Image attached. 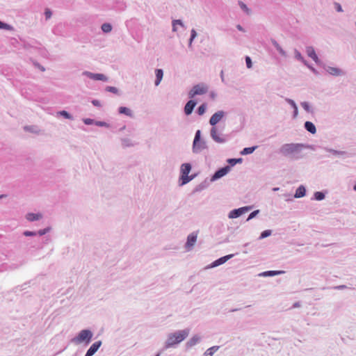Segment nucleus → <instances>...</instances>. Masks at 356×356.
Instances as JSON below:
<instances>
[{"label": "nucleus", "mask_w": 356, "mask_h": 356, "mask_svg": "<svg viewBox=\"0 0 356 356\" xmlns=\"http://www.w3.org/2000/svg\"><path fill=\"white\" fill-rule=\"evenodd\" d=\"M84 74L87 75L90 79L97 81H106V77L102 74H93L91 72H86Z\"/></svg>", "instance_id": "obj_12"}, {"label": "nucleus", "mask_w": 356, "mask_h": 356, "mask_svg": "<svg viewBox=\"0 0 356 356\" xmlns=\"http://www.w3.org/2000/svg\"><path fill=\"white\" fill-rule=\"evenodd\" d=\"M47 232V229H42V230H40L38 232V234L42 236V235H44V234H46V232Z\"/></svg>", "instance_id": "obj_48"}, {"label": "nucleus", "mask_w": 356, "mask_h": 356, "mask_svg": "<svg viewBox=\"0 0 356 356\" xmlns=\"http://www.w3.org/2000/svg\"><path fill=\"white\" fill-rule=\"evenodd\" d=\"M0 29L10 30L12 27L7 24L0 22Z\"/></svg>", "instance_id": "obj_33"}, {"label": "nucleus", "mask_w": 356, "mask_h": 356, "mask_svg": "<svg viewBox=\"0 0 356 356\" xmlns=\"http://www.w3.org/2000/svg\"><path fill=\"white\" fill-rule=\"evenodd\" d=\"M270 234H271V232L270 230H266L261 233V238H266V237L270 236Z\"/></svg>", "instance_id": "obj_35"}, {"label": "nucleus", "mask_w": 356, "mask_h": 356, "mask_svg": "<svg viewBox=\"0 0 356 356\" xmlns=\"http://www.w3.org/2000/svg\"><path fill=\"white\" fill-rule=\"evenodd\" d=\"M93 334L90 330H82L79 334L71 339V342L74 344H81L84 343L86 345L90 343Z\"/></svg>", "instance_id": "obj_2"}, {"label": "nucleus", "mask_w": 356, "mask_h": 356, "mask_svg": "<svg viewBox=\"0 0 356 356\" xmlns=\"http://www.w3.org/2000/svg\"><path fill=\"white\" fill-rule=\"evenodd\" d=\"M155 356H160V355H159V354H157V355H155Z\"/></svg>", "instance_id": "obj_55"}, {"label": "nucleus", "mask_w": 356, "mask_h": 356, "mask_svg": "<svg viewBox=\"0 0 356 356\" xmlns=\"http://www.w3.org/2000/svg\"><path fill=\"white\" fill-rule=\"evenodd\" d=\"M102 29L104 33H109L112 30V26L110 24L105 23L102 24Z\"/></svg>", "instance_id": "obj_26"}, {"label": "nucleus", "mask_w": 356, "mask_h": 356, "mask_svg": "<svg viewBox=\"0 0 356 356\" xmlns=\"http://www.w3.org/2000/svg\"><path fill=\"white\" fill-rule=\"evenodd\" d=\"M225 113L222 111H219L215 113L210 118L209 123L213 127L218 123L224 117Z\"/></svg>", "instance_id": "obj_7"}, {"label": "nucleus", "mask_w": 356, "mask_h": 356, "mask_svg": "<svg viewBox=\"0 0 356 356\" xmlns=\"http://www.w3.org/2000/svg\"><path fill=\"white\" fill-rule=\"evenodd\" d=\"M273 43L274 46L276 47L277 50L278 49L279 47H281L276 41H273Z\"/></svg>", "instance_id": "obj_51"}, {"label": "nucleus", "mask_w": 356, "mask_h": 356, "mask_svg": "<svg viewBox=\"0 0 356 356\" xmlns=\"http://www.w3.org/2000/svg\"><path fill=\"white\" fill-rule=\"evenodd\" d=\"M211 97L214 98V95L213 94L211 95Z\"/></svg>", "instance_id": "obj_54"}, {"label": "nucleus", "mask_w": 356, "mask_h": 356, "mask_svg": "<svg viewBox=\"0 0 356 356\" xmlns=\"http://www.w3.org/2000/svg\"><path fill=\"white\" fill-rule=\"evenodd\" d=\"M177 24L182 25V23L180 20H174L172 22L173 31H176V25Z\"/></svg>", "instance_id": "obj_36"}, {"label": "nucleus", "mask_w": 356, "mask_h": 356, "mask_svg": "<svg viewBox=\"0 0 356 356\" xmlns=\"http://www.w3.org/2000/svg\"><path fill=\"white\" fill-rule=\"evenodd\" d=\"M200 337L198 335H195L192 338H191L186 343V348H189L194 346H195L197 343H198L200 341Z\"/></svg>", "instance_id": "obj_14"}, {"label": "nucleus", "mask_w": 356, "mask_h": 356, "mask_svg": "<svg viewBox=\"0 0 356 356\" xmlns=\"http://www.w3.org/2000/svg\"><path fill=\"white\" fill-rule=\"evenodd\" d=\"M220 348L219 346H213L208 348L204 353V356H213V354L218 350Z\"/></svg>", "instance_id": "obj_18"}, {"label": "nucleus", "mask_w": 356, "mask_h": 356, "mask_svg": "<svg viewBox=\"0 0 356 356\" xmlns=\"http://www.w3.org/2000/svg\"><path fill=\"white\" fill-rule=\"evenodd\" d=\"M92 103L95 106H100V105H101L100 102L98 100H96V99L92 100Z\"/></svg>", "instance_id": "obj_45"}, {"label": "nucleus", "mask_w": 356, "mask_h": 356, "mask_svg": "<svg viewBox=\"0 0 356 356\" xmlns=\"http://www.w3.org/2000/svg\"><path fill=\"white\" fill-rule=\"evenodd\" d=\"M239 5L241 6V8L245 10L247 13H250V10L248 8V7L246 6V5L245 3H243V2H239Z\"/></svg>", "instance_id": "obj_34"}, {"label": "nucleus", "mask_w": 356, "mask_h": 356, "mask_svg": "<svg viewBox=\"0 0 356 356\" xmlns=\"http://www.w3.org/2000/svg\"><path fill=\"white\" fill-rule=\"evenodd\" d=\"M196 35V32L195 30H192V34H191V40H192Z\"/></svg>", "instance_id": "obj_50"}, {"label": "nucleus", "mask_w": 356, "mask_h": 356, "mask_svg": "<svg viewBox=\"0 0 356 356\" xmlns=\"http://www.w3.org/2000/svg\"><path fill=\"white\" fill-rule=\"evenodd\" d=\"M335 5H336L337 11H339V12L342 11V8H341V6H340V4L336 3Z\"/></svg>", "instance_id": "obj_49"}, {"label": "nucleus", "mask_w": 356, "mask_h": 356, "mask_svg": "<svg viewBox=\"0 0 356 356\" xmlns=\"http://www.w3.org/2000/svg\"><path fill=\"white\" fill-rule=\"evenodd\" d=\"M282 273H283L282 271L270 270V271L264 272L263 273V275H265V276H274V275H277L281 274Z\"/></svg>", "instance_id": "obj_27"}, {"label": "nucleus", "mask_w": 356, "mask_h": 356, "mask_svg": "<svg viewBox=\"0 0 356 356\" xmlns=\"http://www.w3.org/2000/svg\"><path fill=\"white\" fill-rule=\"evenodd\" d=\"M83 122L86 124H92L94 123V120L90 119V118H86L83 120Z\"/></svg>", "instance_id": "obj_40"}, {"label": "nucleus", "mask_w": 356, "mask_h": 356, "mask_svg": "<svg viewBox=\"0 0 356 356\" xmlns=\"http://www.w3.org/2000/svg\"><path fill=\"white\" fill-rule=\"evenodd\" d=\"M306 52L309 57L312 58L316 63H318V58L316 54L315 50L312 47H307Z\"/></svg>", "instance_id": "obj_16"}, {"label": "nucleus", "mask_w": 356, "mask_h": 356, "mask_svg": "<svg viewBox=\"0 0 356 356\" xmlns=\"http://www.w3.org/2000/svg\"><path fill=\"white\" fill-rule=\"evenodd\" d=\"M101 345H102V341H95L94 343L92 344V346L87 350L85 356H92V355H94L95 353L100 348Z\"/></svg>", "instance_id": "obj_9"}, {"label": "nucleus", "mask_w": 356, "mask_h": 356, "mask_svg": "<svg viewBox=\"0 0 356 356\" xmlns=\"http://www.w3.org/2000/svg\"><path fill=\"white\" fill-rule=\"evenodd\" d=\"M189 334V330L185 329L177 330L175 332L168 334L167 339L165 342L164 348L165 349L175 347L182 341H184Z\"/></svg>", "instance_id": "obj_1"}, {"label": "nucleus", "mask_w": 356, "mask_h": 356, "mask_svg": "<svg viewBox=\"0 0 356 356\" xmlns=\"http://www.w3.org/2000/svg\"><path fill=\"white\" fill-rule=\"evenodd\" d=\"M205 111H206V105L204 104H203L200 106H199V108L197 109V113L200 115H202L205 113Z\"/></svg>", "instance_id": "obj_28"}, {"label": "nucleus", "mask_w": 356, "mask_h": 356, "mask_svg": "<svg viewBox=\"0 0 356 356\" xmlns=\"http://www.w3.org/2000/svg\"><path fill=\"white\" fill-rule=\"evenodd\" d=\"M107 90L110 91V92H112L113 93H117L118 92V89L115 87H108L107 88Z\"/></svg>", "instance_id": "obj_42"}, {"label": "nucleus", "mask_w": 356, "mask_h": 356, "mask_svg": "<svg viewBox=\"0 0 356 356\" xmlns=\"http://www.w3.org/2000/svg\"><path fill=\"white\" fill-rule=\"evenodd\" d=\"M24 234L26 236H35V233L33 232L26 231V232H24Z\"/></svg>", "instance_id": "obj_43"}, {"label": "nucleus", "mask_w": 356, "mask_h": 356, "mask_svg": "<svg viewBox=\"0 0 356 356\" xmlns=\"http://www.w3.org/2000/svg\"><path fill=\"white\" fill-rule=\"evenodd\" d=\"M277 51L280 52V54H282V56H286V53L285 51L283 50V49L282 47H279Z\"/></svg>", "instance_id": "obj_46"}, {"label": "nucleus", "mask_w": 356, "mask_h": 356, "mask_svg": "<svg viewBox=\"0 0 356 356\" xmlns=\"http://www.w3.org/2000/svg\"><path fill=\"white\" fill-rule=\"evenodd\" d=\"M119 113L127 116H131V111L129 108L124 106H121L119 108Z\"/></svg>", "instance_id": "obj_23"}, {"label": "nucleus", "mask_w": 356, "mask_h": 356, "mask_svg": "<svg viewBox=\"0 0 356 356\" xmlns=\"http://www.w3.org/2000/svg\"><path fill=\"white\" fill-rule=\"evenodd\" d=\"M42 218V215L40 213H28L26 215V219L29 221H34L39 220Z\"/></svg>", "instance_id": "obj_21"}, {"label": "nucleus", "mask_w": 356, "mask_h": 356, "mask_svg": "<svg viewBox=\"0 0 356 356\" xmlns=\"http://www.w3.org/2000/svg\"><path fill=\"white\" fill-rule=\"evenodd\" d=\"M256 148V146L252 147H245L241 151V154L243 155L252 154Z\"/></svg>", "instance_id": "obj_25"}, {"label": "nucleus", "mask_w": 356, "mask_h": 356, "mask_svg": "<svg viewBox=\"0 0 356 356\" xmlns=\"http://www.w3.org/2000/svg\"><path fill=\"white\" fill-rule=\"evenodd\" d=\"M44 14L47 19H49L51 16V12L48 9L45 10Z\"/></svg>", "instance_id": "obj_44"}, {"label": "nucleus", "mask_w": 356, "mask_h": 356, "mask_svg": "<svg viewBox=\"0 0 356 356\" xmlns=\"http://www.w3.org/2000/svg\"><path fill=\"white\" fill-rule=\"evenodd\" d=\"M208 87L204 83L195 85L193 87L188 93L190 98H193L195 95H200L207 93Z\"/></svg>", "instance_id": "obj_5"}, {"label": "nucleus", "mask_w": 356, "mask_h": 356, "mask_svg": "<svg viewBox=\"0 0 356 356\" xmlns=\"http://www.w3.org/2000/svg\"><path fill=\"white\" fill-rule=\"evenodd\" d=\"M305 129L312 134H315L316 132V127L315 125L311 122H306L305 124Z\"/></svg>", "instance_id": "obj_20"}, {"label": "nucleus", "mask_w": 356, "mask_h": 356, "mask_svg": "<svg viewBox=\"0 0 356 356\" xmlns=\"http://www.w3.org/2000/svg\"><path fill=\"white\" fill-rule=\"evenodd\" d=\"M232 257V254H229V255H227V256L222 257L216 260L213 262V266H219V265H221V264H224L229 259H230Z\"/></svg>", "instance_id": "obj_17"}, {"label": "nucleus", "mask_w": 356, "mask_h": 356, "mask_svg": "<svg viewBox=\"0 0 356 356\" xmlns=\"http://www.w3.org/2000/svg\"><path fill=\"white\" fill-rule=\"evenodd\" d=\"M195 105H196V102L195 101H193V100L188 101L184 107V112H185L186 115H190L192 113Z\"/></svg>", "instance_id": "obj_13"}, {"label": "nucleus", "mask_w": 356, "mask_h": 356, "mask_svg": "<svg viewBox=\"0 0 356 356\" xmlns=\"http://www.w3.org/2000/svg\"><path fill=\"white\" fill-rule=\"evenodd\" d=\"M206 143L204 141L200 140V131H197L195 138L193 140V150L194 152L197 153L206 148Z\"/></svg>", "instance_id": "obj_6"}, {"label": "nucleus", "mask_w": 356, "mask_h": 356, "mask_svg": "<svg viewBox=\"0 0 356 356\" xmlns=\"http://www.w3.org/2000/svg\"><path fill=\"white\" fill-rule=\"evenodd\" d=\"M354 190L356 191V184L354 186Z\"/></svg>", "instance_id": "obj_53"}, {"label": "nucleus", "mask_w": 356, "mask_h": 356, "mask_svg": "<svg viewBox=\"0 0 356 356\" xmlns=\"http://www.w3.org/2000/svg\"><path fill=\"white\" fill-rule=\"evenodd\" d=\"M249 209H250V208H249V207H245L239 208V209H238L232 210V211L229 213V218H238V217H239L240 216H241L242 214H243L244 213H245L246 211H248Z\"/></svg>", "instance_id": "obj_8"}, {"label": "nucleus", "mask_w": 356, "mask_h": 356, "mask_svg": "<svg viewBox=\"0 0 356 356\" xmlns=\"http://www.w3.org/2000/svg\"><path fill=\"white\" fill-rule=\"evenodd\" d=\"M58 115L63 116L66 119H71V115L65 111H61L58 113Z\"/></svg>", "instance_id": "obj_29"}, {"label": "nucleus", "mask_w": 356, "mask_h": 356, "mask_svg": "<svg viewBox=\"0 0 356 356\" xmlns=\"http://www.w3.org/2000/svg\"><path fill=\"white\" fill-rule=\"evenodd\" d=\"M305 195V188L301 186L298 188L296 191L295 197H302Z\"/></svg>", "instance_id": "obj_22"}, {"label": "nucleus", "mask_w": 356, "mask_h": 356, "mask_svg": "<svg viewBox=\"0 0 356 356\" xmlns=\"http://www.w3.org/2000/svg\"><path fill=\"white\" fill-rule=\"evenodd\" d=\"M302 148L300 144H285L280 148V152L284 156H295L299 154Z\"/></svg>", "instance_id": "obj_3"}, {"label": "nucleus", "mask_w": 356, "mask_h": 356, "mask_svg": "<svg viewBox=\"0 0 356 356\" xmlns=\"http://www.w3.org/2000/svg\"><path fill=\"white\" fill-rule=\"evenodd\" d=\"M197 241V234L195 233L191 234L187 238L186 246L187 248H191L194 245Z\"/></svg>", "instance_id": "obj_15"}, {"label": "nucleus", "mask_w": 356, "mask_h": 356, "mask_svg": "<svg viewBox=\"0 0 356 356\" xmlns=\"http://www.w3.org/2000/svg\"><path fill=\"white\" fill-rule=\"evenodd\" d=\"M327 72L332 75L338 76L340 75L341 72L339 69L336 67H329Z\"/></svg>", "instance_id": "obj_24"}, {"label": "nucleus", "mask_w": 356, "mask_h": 356, "mask_svg": "<svg viewBox=\"0 0 356 356\" xmlns=\"http://www.w3.org/2000/svg\"><path fill=\"white\" fill-rule=\"evenodd\" d=\"M155 74H156V79L155 81V85L159 86L163 79V70H160V69H157L155 71Z\"/></svg>", "instance_id": "obj_19"}, {"label": "nucleus", "mask_w": 356, "mask_h": 356, "mask_svg": "<svg viewBox=\"0 0 356 356\" xmlns=\"http://www.w3.org/2000/svg\"><path fill=\"white\" fill-rule=\"evenodd\" d=\"M95 124L97 125V126H99V127H108V124L106 122H101V121L96 122Z\"/></svg>", "instance_id": "obj_38"}, {"label": "nucleus", "mask_w": 356, "mask_h": 356, "mask_svg": "<svg viewBox=\"0 0 356 356\" xmlns=\"http://www.w3.org/2000/svg\"><path fill=\"white\" fill-rule=\"evenodd\" d=\"M287 102L293 107L294 110H295V115H297V113H298V108H297V106L296 104H295V102L291 100V99H287Z\"/></svg>", "instance_id": "obj_31"}, {"label": "nucleus", "mask_w": 356, "mask_h": 356, "mask_svg": "<svg viewBox=\"0 0 356 356\" xmlns=\"http://www.w3.org/2000/svg\"><path fill=\"white\" fill-rule=\"evenodd\" d=\"M242 161L241 159H230L228 160V163H230L232 165H235L236 163H238V162H241Z\"/></svg>", "instance_id": "obj_32"}, {"label": "nucleus", "mask_w": 356, "mask_h": 356, "mask_svg": "<svg viewBox=\"0 0 356 356\" xmlns=\"http://www.w3.org/2000/svg\"><path fill=\"white\" fill-rule=\"evenodd\" d=\"M325 197V195L323 193L321 192H316L315 193V198L317 200H321L323 199H324Z\"/></svg>", "instance_id": "obj_30"}, {"label": "nucleus", "mask_w": 356, "mask_h": 356, "mask_svg": "<svg viewBox=\"0 0 356 356\" xmlns=\"http://www.w3.org/2000/svg\"><path fill=\"white\" fill-rule=\"evenodd\" d=\"M238 29L239 30H241V29H242V28L241 27V26H240V25H238Z\"/></svg>", "instance_id": "obj_52"}, {"label": "nucleus", "mask_w": 356, "mask_h": 356, "mask_svg": "<svg viewBox=\"0 0 356 356\" xmlns=\"http://www.w3.org/2000/svg\"><path fill=\"white\" fill-rule=\"evenodd\" d=\"M1 197H3V195H1V196H0V198H1Z\"/></svg>", "instance_id": "obj_56"}, {"label": "nucleus", "mask_w": 356, "mask_h": 356, "mask_svg": "<svg viewBox=\"0 0 356 356\" xmlns=\"http://www.w3.org/2000/svg\"><path fill=\"white\" fill-rule=\"evenodd\" d=\"M191 170V165L189 163H184L181 167V177H180V186H183L188 183L192 179V177H189L188 174Z\"/></svg>", "instance_id": "obj_4"}, {"label": "nucleus", "mask_w": 356, "mask_h": 356, "mask_svg": "<svg viewBox=\"0 0 356 356\" xmlns=\"http://www.w3.org/2000/svg\"><path fill=\"white\" fill-rule=\"evenodd\" d=\"M211 136L216 143H222L225 142V139L219 135L215 127H212L211 130Z\"/></svg>", "instance_id": "obj_10"}, {"label": "nucleus", "mask_w": 356, "mask_h": 356, "mask_svg": "<svg viewBox=\"0 0 356 356\" xmlns=\"http://www.w3.org/2000/svg\"><path fill=\"white\" fill-rule=\"evenodd\" d=\"M296 58L300 60H303V58L302 57L301 54L299 53V52H296Z\"/></svg>", "instance_id": "obj_47"}, {"label": "nucleus", "mask_w": 356, "mask_h": 356, "mask_svg": "<svg viewBox=\"0 0 356 356\" xmlns=\"http://www.w3.org/2000/svg\"><path fill=\"white\" fill-rule=\"evenodd\" d=\"M246 65L248 68L252 67V61L249 56H246L245 58Z\"/></svg>", "instance_id": "obj_37"}, {"label": "nucleus", "mask_w": 356, "mask_h": 356, "mask_svg": "<svg viewBox=\"0 0 356 356\" xmlns=\"http://www.w3.org/2000/svg\"><path fill=\"white\" fill-rule=\"evenodd\" d=\"M259 211L257 210V211H254L253 212H252L250 215H249V217L248 218V220H250L252 218H253L257 213H258Z\"/></svg>", "instance_id": "obj_41"}, {"label": "nucleus", "mask_w": 356, "mask_h": 356, "mask_svg": "<svg viewBox=\"0 0 356 356\" xmlns=\"http://www.w3.org/2000/svg\"><path fill=\"white\" fill-rule=\"evenodd\" d=\"M230 170L229 166H226L222 168L215 172L213 176V179H218L223 176H225Z\"/></svg>", "instance_id": "obj_11"}, {"label": "nucleus", "mask_w": 356, "mask_h": 356, "mask_svg": "<svg viewBox=\"0 0 356 356\" xmlns=\"http://www.w3.org/2000/svg\"><path fill=\"white\" fill-rule=\"evenodd\" d=\"M301 106H302V107L305 111H309V106L308 103H307V102H302V103L301 104Z\"/></svg>", "instance_id": "obj_39"}]
</instances>
